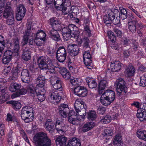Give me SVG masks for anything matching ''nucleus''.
I'll return each mask as SVG.
<instances>
[{
  "label": "nucleus",
  "instance_id": "obj_1",
  "mask_svg": "<svg viewBox=\"0 0 146 146\" xmlns=\"http://www.w3.org/2000/svg\"><path fill=\"white\" fill-rule=\"evenodd\" d=\"M51 84L53 88L56 90H52L49 93L48 100L50 102L55 104L59 102L61 99L57 90L62 91L63 89L61 80L56 77L51 78Z\"/></svg>",
  "mask_w": 146,
  "mask_h": 146
},
{
  "label": "nucleus",
  "instance_id": "obj_2",
  "mask_svg": "<svg viewBox=\"0 0 146 146\" xmlns=\"http://www.w3.org/2000/svg\"><path fill=\"white\" fill-rule=\"evenodd\" d=\"M76 28L74 25L71 24L62 29V35L64 40L67 41L71 37L74 38L79 43H82L81 38L78 37L80 32L77 30L74 31V29Z\"/></svg>",
  "mask_w": 146,
  "mask_h": 146
},
{
  "label": "nucleus",
  "instance_id": "obj_3",
  "mask_svg": "<svg viewBox=\"0 0 146 146\" xmlns=\"http://www.w3.org/2000/svg\"><path fill=\"white\" fill-rule=\"evenodd\" d=\"M33 141L36 146H50L51 140L44 132L36 133L33 137Z\"/></svg>",
  "mask_w": 146,
  "mask_h": 146
},
{
  "label": "nucleus",
  "instance_id": "obj_4",
  "mask_svg": "<svg viewBox=\"0 0 146 146\" xmlns=\"http://www.w3.org/2000/svg\"><path fill=\"white\" fill-rule=\"evenodd\" d=\"M119 13L118 9H109L108 14L104 17V22L107 26H108L112 22L114 25L119 24L120 22V17H116L115 18V15Z\"/></svg>",
  "mask_w": 146,
  "mask_h": 146
},
{
  "label": "nucleus",
  "instance_id": "obj_5",
  "mask_svg": "<svg viewBox=\"0 0 146 146\" xmlns=\"http://www.w3.org/2000/svg\"><path fill=\"white\" fill-rule=\"evenodd\" d=\"M68 116V121L70 123L73 125H78L79 121H84L85 115H77L74 111L71 110L69 111Z\"/></svg>",
  "mask_w": 146,
  "mask_h": 146
},
{
  "label": "nucleus",
  "instance_id": "obj_6",
  "mask_svg": "<svg viewBox=\"0 0 146 146\" xmlns=\"http://www.w3.org/2000/svg\"><path fill=\"white\" fill-rule=\"evenodd\" d=\"M45 58L43 56L39 57L38 59L39 67L41 69L43 70H48L47 72L54 73L55 70L52 64H46L45 62Z\"/></svg>",
  "mask_w": 146,
  "mask_h": 146
},
{
  "label": "nucleus",
  "instance_id": "obj_7",
  "mask_svg": "<svg viewBox=\"0 0 146 146\" xmlns=\"http://www.w3.org/2000/svg\"><path fill=\"white\" fill-rule=\"evenodd\" d=\"M88 50L85 51L84 53V61L87 68L91 69L93 68V64L91 60V55L90 53V48H88Z\"/></svg>",
  "mask_w": 146,
  "mask_h": 146
},
{
  "label": "nucleus",
  "instance_id": "obj_8",
  "mask_svg": "<svg viewBox=\"0 0 146 146\" xmlns=\"http://www.w3.org/2000/svg\"><path fill=\"white\" fill-rule=\"evenodd\" d=\"M124 80L121 78H119L115 82L116 86V90L119 95H120L122 92H125L127 88L125 86Z\"/></svg>",
  "mask_w": 146,
  "mask_h": 146
},
{
  "label": "nucleus",
  "instance_id": "obj_9",
  "mask_svg": "<svg viewBox=\"0 0 146 146\" xmlns=\"http://www.w3.org/2000/svg\"><path fill=\"white\" fill-rule=\"evenodd\" d=\"M137 116L140 121L146 119V103L140 105V108L137 110Z\"/></svg>",
  "mask_w": 146,
  "mask_h": 146
},
{
  "label": "nucleus",
  "instance_id": "obj_10",
  "mask_svg": "<svg viewBox=\"0 0 146 146\" xmlns=\"http://www.w3.org/2000/svg\"><path fill=\"white\" fill-rule=\"evenodd\" d=\"M66 51L64 47H59L56 53V56L58 60L60 62H63L66 59Z\"/></svg>",
  "mask_w": 146,
  "mask_h": 146
},
{
  "label": "nucleus",
  "instance_id": "obj_11",
  "mask_svg": "<svg viewBox=\"0 0 146 146\" xmlns=\"http://www.w3.org/2000/svg\"><path fill=\"white\" fill-rule=\"evenodd\" d=\"M27 29L25 31V35L23 36V41L22 42L23 45H24L27 44L28 42V39L31 34L32 23H28L27 25Z\"/></svg>",
  "mask_w": 146,
  "mask_h": 146
},
{
  "label": "nucleus",
  "instance_id": "obj_12",
  "mask_svg": "<svg viewBox=\"0 0 146 146\" xmlns=\"http://www.w3.org/2000/svg\"><path fill=\"white\" fill-rule=\"evenodd\" d=\"M88 92L86 88L84 86H78L74 89V94L78 96L84 97L86 96Z\"/></svg>",
  "mask_w": 146,
  "mask_h": 146
},
{
  "label": "nucleus",
  "instance_id": "obj_13",
  "mask_svg": "<svg viewBox=\"0 0 146 146\" xmlns=\"http://www.w3.org/2000/svg\"><path fill=\"white\" fill-rule=\"evenodd\" d=\"M69 111V109L66 104H61L58 107V113L63 117L68 116Z\"/></svg>",
  "mask_w": 146,
  "mask_h": 146
},
{
  "label": "nucleus",
  "instance_id": "obj_14",
  "mask_svg": "<svg viewBox=\"0 0 146 146\" xmlns=\"http://www.w3.org/2000/svg\"><path fill=\"white\" fill-rule=\"evenodd\" d=\"M16 19L18 21L22 20L26 13V9L22 5H20L16 9Z\"/></svg>",
  "mask_w": 146,
  "mask_h": 146
},
{
  "label": "nucleus",
  "instance_id": "obj_15",
  "mask_svg": "<svg viewBox=\"0 0 146 146\" xmlns=\"http://www.w3.org/2000/svg\"><path fill=\"white\" fill-rule=\"evenodd\" d=\"M56 129L60 134H63L66 131L68 126L65 125L63 122L59 120L56 121L55 125Z\"/></svg>",
  "mask_w": 146,
  "mask_h": 146
},
{
  "label": "nucleus",
  "instance_id": "obj_16",
  "mask_svg": "<svg viewBox=\"0 0 146 146\" xmlns=\"http://www.w3.org/2000/svg\"><path fill=\"white\" fill-rule=\"evenodd\" d=\"M31 75L29 70L26 69H24L21 73V78L23 82L28 83L31 80Z\"/></svg>",
  "mask_w": 146,
  "mask_h": 146
},
{
  "label": "nucleus",
  "instance_id": "obj_17",
  "mask_svg": "<svg viewBox=\"0 0 146 146\" xmlns=\"http://www.w3.org/2000/svg\"><path fill=\"white\" fill-rule=\"evenodd\" d=\"M68 49L70 55L74 56L79 52V48L78 46L74 44H70L68 46Z\"/></svg>",
  "mask_w": 146,
  "mask_h": 146
},
{
  "label": "nucleus",
  "instance_id": "obj_18",
  "mask_svg": "<svg viewBox=\"0 0 146 146\" xmlns=\"http://www.w3.org/2000/svg\"><path fill=\"white\" fill-rule=\"evenodd\" d=\"M110 66L111 70L113 72H118L120 70L121 68V64L118 61L111 62Z\"/></svg>",
  "mask_w": 146,
  "mask_h": 146
},
{
  "label": "nucleus",
  "instance_id": "obj_19",
  "mask_svg": "<svg viewBox=\"0 0 146 146\" xmlns=\"http://www.w3.org/2000/svg\"><path fill=\"white\" fill-rule=\"evenodd\" d=\"M21 117L22 119L26 123L32 121L33 119V115H31L25 111H21Z\"/></svg>",
  "mask_w": 146,
  "mask_h": 146
},
{
  "label": "nucleus",
  "instance_id": "obj_20",
  "mask_svg": "<svg viewBox=\"0 0 146 146\" xmlns=\"http://www.w3.org/2000/svg\"><path fill=\"white\" fill-rule=\"evenodd\" d=\"M86 107L84 102L80 99H78L76 100L74 104V107L77 113H78L80 111L81 108H83L85 109Z\"/></svg>",
  "mask_w": 146,
  "mask_h": 146
},
{
  "label": "nucleus",
  "instance_id": "obj_21",
  "mask_svg": "<svg viewBox=\"0 0 146 146\" xmlns=\"http://www.w3.org/2000/svg\"><path fill=\"white\" fill-rule=\"evenodd\" d=\"M45 80L44 76L40 75L36 79V84H37L36 86V88L37 89L44 88Z\"/></svg>",
  "mask_w": 146,
  "mask_h": 146
},
{
  "label": "nucleus",
  "instance_id": "obj_22",
  "mask_svg": "<svg viewBox=\"0 0 146 146\" xmlns=\"http://www.w3.org/2000/svg\"><path fill=\"white\" fill-rule=\"evenodd\" d=\"M135 72L134 67L132 65H130L125 68L124 74L126 77H130L134 76Z\"/></svg>",
  "mask_w": 146,
  "mask_h": 146
},
{
  "label": "nucleus",
  "instance_id": "obj_23",
  "mask_svg": "<svg viewBox=\"0 0 146 146\" xmlns=\"http://www.w3.org/2000/svg\"><path fill=\"white\" fill-rule=\"evenodd\" d=\"M12 52L11 50H8L4 53L3 62L5 64L8 63L10 61L12 57Z\"/></svg>",
  "mask_w": 146,
  "mask_h": 146
},
{
  "label": "nucleus",
  "instance_id": "obj_24",
  "mask_svg": "<svg viewBox=\"0 0 146 146\" xmlns=\"http://www.w3.org/2000/svg\"><path fill=\"white\" fill-rule=\"evenodd\" d=\"M67 139L64 135L59 136L56 140V143L57 146H65Z\"/></svg>",
  "mask_w": 146,
  "mask_h": 146
},
{
  "label": "nucleus",
  "instance_id": "obj_25",
  "mask_svg": "<svg viewBox=\"0 0 146 146\" xmlns=\"http://www.w3.org/2000/svg\"><path fill=\"white\" fill-rule=\"evenodd\" d=\"M54 5L56 8L58 10H60L63 12V10H64L66 7H63V0H54Z\"/></svg>",
  "mask_w": 146,
  "mask_h": 146
},
{
  "label": "nucleus",
  "instance_id": "obj_26",
  "mask_svg": "<svg viewBox=\"0 0 146 146\" xmlns=\"http://www.w3.org/2000/svg\"><path fill=\"white\" fill-rule=\"evenodd\" d=\"M36 94L37 98L40 102L44 101L45 99V91L44 88L38 89Z\"/></svg>",
  "mask_w": 146,
  "mask_h": 146
},
{
  "label": "nucleus",
  "instance_id": "obj_27",
  "mask_svg": "<svg viewBox=\"0 0 146 146\" xmlns=\"http://www.w3.org/2000/svg\"><path fill=\"white\" fill-rule=\"evenodd\" d=\"M103 94L105 96L106 98L112 102L114 100L115 97L114 92L112 90H107Z\"/></svg>",
  "mask_w": 146,
  "mask_h": 146
},
{
  "label": "nucleus",
  "instance_id": "obj_28",
  "mask_svg": "<svg viewBox=\"0 0 146 146\" xmlns=\"http://www.w3.org/2000/svg\"><path fill=\"white\" fill-rule=\"evenodd\" d=\"M95 125V123L94 122H87L83 126L82 131L84 132H86L93 129Z\"/></svg>",
  "mask_w": 146,
  "mask_h": 146
},
{
  "label": "nucleus",
  "instance_id": "obj_29",
  "mask_svg": "<svg viewBox=\"0 0 146 146\" xmlns=\"http://www.w3.org/2000/svg\"><path fill=\"white\" fill-rule=\"evenodd\" d=\"M108 86L107 81L106 80H102L98 85V92L100 94H102L103 90Z\"/></svg>",
  "mask_w": 146,
  "mask_h": 146
},
{
  "label": "nucleus",
  "instance_id": "obj_30",
  "mask_svg": "<svg viewBox=\"0 0 146 146\" xmlns=\"http://www.w3.org/2000/svg\"><path fill=\"white\" fill-rule=\"evenodd\" d=\"M48 34L53 39L56 41L60 40V36L56 30L52 29L49 31Z\"/></svg>",
  "mask_w": 146,
  "mask_h": 146
},
{
  "label": "nucleus",
  "instance_id": "obj_31",
  "mask_svg": "<svg viewBox=\"0 0 146 146\" xmlns=\"http://www.w3.org/2000/svg\"><path fill=\"white\" fill-rule=\"evenodd\" d=\"M80 140L74 137L69 141L67 146H80Z\"/></svg>",
  "mask_w": 146,
  "mask_h": 146
},
{
  "label": "nucleus",
  "instance_id": "obj_32",
  "mask_svg": "<svg viewBox=\"0 0 146 146\" xmlns=\"http://www.w3.org/2000/svg\"><path fill=\"white\" fill-rule=\"evenodd\" d=\"M71 9L69 10V9H68V8L67 9L66 7L64 10H63V13L64 15L67 14L70 15L72 13H74L75 14H76L79 12L78 9L77 7H71Z\"/></svg>",
  "mask_w": 146,
  "mask_h": 146
},
{
  "label": "nucleus",
  "instance_id": "obj_33",
  "mask_svg": "<svg viewBox=\"0 0 146 146\" xmlns=\"http://www.w3.org/2000/svg\"><path fill=\"white\" fill-rule=\"evenodd\" d=\"M54 123L50 119H48L46 121L44 127L49 131H52L54 128Z\"/></svg>",
  "mask_w": 146,
  "mask_h": 146
},
{
  "label": "nucleus",
  "instance_id": "obj_34",
  "mask_svg": "<svg viewBox=\"0 0 146 146\" xmlns=\"http://www.w3.org/2000/svg\"><path fill=\"white\" fill-rule=\"evenodd\" d=\"M22 57L23 59L26 61L30 59L31 58V52L29 49L26 48L23 50Z\"/></svg>",
  "mask_w": 146,
  "mask_h": 146
},
{
  "label": "nucleus",
  "instance_id": "obj_35",
  "mask_svg": "<svg viewBox=\"0 0 146 146\" xmlns=\"http://www.w3.org/2000/svg\"><path fill=\"white\" fill-rule=\"evenodd\" d=\"M13 45L14 46L13 48L14 52L15 53H17V55H18L20 49L19 42L18 38H16L14 40Z\"/></svg>",
  "mask_w": 146,
  "mask_h": 146
},
{
  "label": "nucleus",
  "instance_id": "obj_36",
  "mask_svg": "<svg viewBox=\"0 0 146 146\" xmlns=\"http://www.w3.org/2000/svg\"><path fill=\"white\" fill-rule=\"evenodd\" d=\"M46 35L43 30H38L36 34V38L40 40H46Z\"/></svg>",
  "mask_w": 146,
  "mask_h": 146
},
{
  "label": "nucleus",
  "instance_id": "obj_37",
  "mask_svg": "<svg viewBox=\"0 0 146 146\" xmlns=\"http://www.w3.org/2000/svg\"><path fill=\"white\" fill-rule=\"evenodd\" d=\"M37 89L32 84L29 85L27 88L28 91L31 94V95L33 97L36 94Z\"/></svg>",
  "mask_w": 146,
  "mask_h": 146
},
{
  "label": "nucleus",
  "instance_id": "obj_38",
  "mask_svg": "<svg viewBox=\"0 0 146 146\" xmlns=\"http://www.w3.org/2000/svg\"><path fill=\"white\" fill-rule=\"evenodd\" d=\"M100 102L102 104L105 106L109 105L112 102L111 101L107 98L103 94L101 96Z\"/></svg>",
  "mask_w": 146,
  "mask_h": 146
},
{
  "label": "nucleus",
  "instance_id": "obj_39",
  "mask_svg": "<svg viewBox=\"0 0 146 146\" xmlns=\"http://www.w3.org/2000/svg\"><path fill=\"white\" fill-rule=\"evenodd\" d=\"M14 12L12 9H5L3 13V16L5 18H7L14 15Z\"/></svg>",
  "mask_w": 146,
  "mask_h": 146
},
{
  "label": "nucleus",
  "instance_id": "obj_40",
  "mask_svg": "<svg viewBox=\"0 0 146 146\" xmlns=\"http://www.w3.org/2000/svg\"><path fill=\"white\" fill-rule=\"evenodd\" d=\"M21 85L16 83L11 84L9 87V90L11 92H14L19 89L21 87Z\"/></svg>",
  "mask_w": 146,
  "mask_h": 146
},
{
  "label": "nucleus",
  "instance_id": "obj_41",
  "mask_svg": "<svg viewBox=\"0 0 146 146\" xmlns=\"http://www.w3.org/2000/svg\"><path fill=\"white\" fill-rule=\"evenodd\" d=\"M134 22L135 24L133 23V22H129L128 25V28L131 32L134 33L136 31V25L137 23V20L133 21Z\"/></svg>",
  "mask_w": 146,
  "mask_h": 146
},
{
  "label": "nucleus",
  "instance_id": "obj_42",
  "mask_svg": "<svg viewBox=\"0 0 146 146\" xmlns=\"http://www.w3.org/2000/svg\"><path fill=\"white\" fill-rule=\"evenodd\" d=\"M81 36H82V35H80L79 36V34L78 35V37H80L81 38L82 40V42L81 43H80L78 42H77L78 43V44H81L82 43V42L84 43V47H86V48H89V43L90 42V41L88 39V38L86 36H84V37H83L82 36V38H81Z\"/></svg>",
  "mask_w": 146,
  "mask_h": 146
},
{
  "label": "nucleus",
  "instance_id": "obj_43",
  "mask_svg": "<svg viewBox=\"0 0 146 146\" xmlns=\"http://www.w3.org/2000/svg\"><path fill=\"white\" fill-rule=\"evenodd\" d=\"M137 136L139 139L146 141V131L138 130L137 133Z\"/></svg>",
  "mask_w": 146,
  "mask_h": 146
},
{
  "label": "nucleus",
  "instance_id": "obj_44",
  "mask_svg": "<svg viewBox=\"0 0 146 146\" xmlns=\"http://www.w3.org/2000/svg\"><path fill=\"white\" fill-rule=\"evenodd\" d=\"M86 82L88 83L89 86L90 88H93L97 86V83L93 79L87 78L86 79Z\"/></svg>",
  "mask_w": 146,
  "mask_h": 146
},
{
  "label": "nucleus",
  "instance_id": "obj_45",
  "mask_svg": "<svg viewBox=\"0 0 146 146\" xmlns=\"http://www.w3.org/2000/svg\"><path fill=\"white\" fill-rule=\"evenodd\" d=\"M60 22L57 19L54 18H52L48 21V24L51 25L52 28H54L57 27L56 26H59Z\"/></svg>",
  "mask_w": 146,
  "mask_h": 146
},
{
  "label": "nucleus",
  "instance_id": "obj_46",
  "mask_svg": "<svg viewBox=\"0 0 146 146\" xmlns=\"http://www.w3.org/2000/svg\"><path fill=\"white\" fill-rule=\"evenodd\" d=\"M9 102L10 104H12L13 108L15 110H19L21 107V103L18 101H11Z\"/></svg>",
  "mask_w": 146,
  "mask_h": 146
},
{
  "label": "nucleus",
  "instance_id": "obj_47",
  "mask_svg": "<svg viewBox=\"0 0 146 146\" xmlns=\"http://www.w3.org/2000/svg\"><path fill=\"white\" fill-rule=\"evenodd\" d=\"M122 143V137L120 134H117L115 136L113 142V144L116 145L119 144H121Z\"/></svg>",
  "mask_w": 146,
  "mask_h": 146
},
{
  "label": "nucleus",
  "instance_id": "obj_48",
  "mask_svg": "<svg viewBox=\"0 0 146 146\" xmlns=\"http://www.w3.org/2000/svg\"><path fill=\"white\" fill-rule=\"evenodd\" d=\"M96 117V112L94 111H90L88 114V119L89 120H94Z\"/></svg>",
  "mask_w": 146,
  "mask_h": 146
},
{
  "label": "nucleus",
  "instance_id": "obj_49",
  "mask_svg": "<svg viewBox=\"0 0 146 146\" xmlns=\"http://www.w3.org/2000/svg\"><path fill=\"white\" fill-rule=\"evenodd\" d=\"M119 10L120 11V15L119 17L123 20L125 19L127 17V12L126 10L122 7H120Z\"/></svg>",
  "mask_w": 146,
  "mask_h": 146
},
{
  "label": "nucleus",
  "instance_id": "obj_50",
  "mask_svg": "<svg viewBox=\"0 0 146 146\" xmlns=\"http://www.w3.org/2000/svg\"><path fill=\"white\" fill-rule=\"evenodd\" d=\"M140 86L144 87L146 86V73L140 77Z\"/></svg>",
  "mask_w": 146,
  "mask_h": 146
},
{
  "label": "nucleus",
  "instance_id": "obj_51",
  "mask_svg": "<svg viewBox=\"0 0 146 146\" xmlns=\"http://www.w3.org/2000/svg\"><path fill=\"white\" fill-rule=\"evenodd\" d=\"M19 71L17 70H14L12 76L10 78L12 80L15 81L16 80L18 77L19 75Z\"/></svg>",
  "mask_w": 146,
  "mask_h": 146
},
{
  "label": "nucleus",
  "instance_id": "obj_52",
  "mask_svg": "<svg viewBox=\"0 0 146 146\" xmlns=\"http://www.w3.org/2000/svg\"><path fill=\"white\" fill-rule=\"evenodd\" d=\"M21 110L23 111H25L31 115H33V109L32 107L30 106H27L24 107Z\"/></svg>",
  "mask_w": 146,
  "mask_h": 146
},
{
  "label": "nucleus",
  "instance_id": "obj_53",
  "mask_svg": "<svg viewBox=\"0 0 146 146\" xmlns=\"http://www.w3.org/2000/svg\"><path fill=\"white\" fill-rule=\"evenodd\" d=\"M81 80L80 78H71L70 80V82L71 84L75 86L77 84H79L81 82Z\"/></svg>",
  "mask_w": 146,
  "mask_h": 146
},
{
  "label": "nucleus",
  "instance_id": "obj_54",
  "mask_svg": "<svg viewBox=\"0 0 146 146\" xmlns=\"http://www.w3.org/2000/svg\"><path fill=\"white\" fill-rule=\"evenodd\" d=\"M108 34L110 40L112 42H115L116 40V37L114 33L111 31H109Z\"/></svg>",
  "mask_w": 146,
  "mask_h": 146
},
{
  "label": "nucleus",
  "instance_id": "obj_55",
  "mask_svg": "<svg viewBox=\"0 0 146 146\" xmlns=\"http://www.w3.org/2000/svg\"><path fill=\"white\" fill-rule=\"evenodd\" d=\"M55 67L57 68V70L59 72L62 76L68 71L66 68L59 65L57 67L56 66Z\"/></svg>",
  "mask_w": 146,
  "mask_h": 146
},
{
  "label": "nucleus",
  "instance_id": "obj_56",
  "mask_svg": "<svg viewBox=\"0 0 146 146\" xmlns=\"http://www.w3.org/2000/svg\"><path fill=\"white\" fill-rule=\"evenodd\" d=\"M111 118L109 115H106L104 118L100 120V122L102 123L106 124L110 122L111 121Z\"/></svg>",
  "mask_w": 146,
  "mask_h": 146
},
{
  "label": "nucleus",
  "instance_id": "obj_57",
  "mask_svg": "<svg viewBox=\"0 0 146 146\" xmlns=\"http://www.w3.org/2000/svg\"><path fill=\"white\" fill-rule=\"evenodd\" d=\"M83 34L89 37L91 36V31L89 27H84Z\"/></svg>",
  "mask_w": 146,
  "mask_h": 146
},
{
  "label": "nucleus",
  "instance_id": "obj_58",
  "mask_svg": "<svg viewBox=\"0 0 146 146\" xmlns=\"http://www.w3.org/2000/svg\"><path fill=\"white\" fill-rule=\"evenodd\" d=\"M46 40H40L36 38L35 39V43L37 46H41L44 44Z\"/></svg>",
  "mask_w": 146,
  "mask_h": 146
},
{
  "label": "nucleus",
  "instance_id": "obj_59",
  "mask_svg": "<svg viewBox=\"0 0 146 146\" xmlns=\"http://www.w3.org/2000/svg\"><path fill=\"white\" fill-rule=\"evenodd\" d=\"M103 134L104 136H112L113 134V130L109 129H106L104 130Z\"/></svg>",
  "mask_w": 146,
  "mask_h": 146
},
{
  "label": "nucleus",
  "instance_id": "obj_60",
  "mask_svg": "<svg viewBox=\"0 0 146 146\" xmlns=\"http://www.w3.org/2000/svg\"><path fill=\"white\" fill-rule=\"evenodd\" d=\"M7 120L9 122H17L16 119L15 117H13L9 113H8L7 115Z\"/></svg>",
  "mask_w": 146,
  "mask_h": 146
},
{
  "label": "nucleus",
  "instance_id": "obj_61",
  "mask_svg": "<svg viewBox=\"0 0 146 146\" xmlns=\"http://www.w3.org/2000/svg\"><path fill=\"white\" fill-rule=\"evenodd\" d=\"M7 23L9 25H11L13 24L14 23V16L7 18Z\"/></svg>",
  "mask_w": 146,
  "mask_h": 146
},
{
  "label": "nucleus",
  "instance_id": "obj_62",
  "mask_svg": "<svg viewBox=\"0 0 146 146\" xmlns=\"http://www.w3.org/2000/svg\"><path fill=\"white\" fill-rule=\"evenodd\" d=\"M5 81L3 78H0V88L1 89V92H3L5 91V87H4Z\"/></svg>",
  "mask_w": 146,
  "mask_h": 146
},
{
  "label": "nucleus",
  "instance_id": "obj_63",
  "mask_svg": "<svg viewBox=\"0 0 146 146\" xmlns=\"http://www.w3.org/2000/svg\"><path fill=\"white\" fill-rule=\"evenodd\" d=\"M13 132V131L11 130H10L8 134V142L9 143V144H11L12 143V141L13 139V135L12 133Z\"/></svg>",
  "mask_w": 146,
  "mask_h": 146
},
{
  "label": "nucleus",
  "instance_id": "obj_64",
  "mask_svg": "<svg viewBox=\"0 0 146 146\" xmlns=\"http://www.w3.org/2000/svg\"><path fill=\"white\" fill-rule=\"evenodd\" d=\"M20 133L21 134L22 137L25 140L27 143H29V140L26 135L25 133L24 132L23 130H21L20 131Z\"/></svg>",
  "mask_w": 146,
  "mask_h": 146
}]
</instances>
